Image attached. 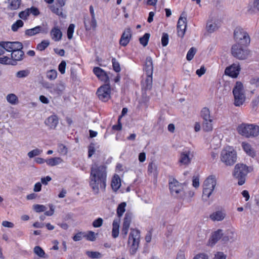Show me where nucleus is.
I'll use <instances>...</instances> for the list:
<instances>
[{
    "label": "nucleus",
    "mask_w": 259,
    "mask_h": 259,
    "mask_svg": "<svg viewBox=\"0 0 259 259\" xmlns=\"http://www.w3.org/2000/svg\"><path fill=\"white\" fill-rule=\"evenodd\" d=\"M107 166L104 162H94L91 165L89 185L95 194L100 190L105 192L106 188Z\"/></svg>",
    "instance_id": "f257e3e1"
},
{
    "label": "nucleus",
    "mask_w": 259,
    "mask_h": 259,
    "mask_svg": "<svg viewBox=\"0 0 259 259\" xmlns=\"http://www.w3.org/2000/svg\"><path fill=\"white\" fill-rule=\"evenodd\" d=\"M7 52H11V58L13 60L17 61L22 60L24 56L22 51L23 45L18 41L8 42L6 43Z\"/></svg>",
    "instance_id": "f03ea898"
},
{
    "label": "nucleus",
    "mask_w": 259,
    "mask_h": 259,
    "mask_svg": "<svg viewBox=\"0 0 259 259\" xmlns=\"http://www.w3.org/2000/svg\"><path fill=\"white\" fill-rule=\"evenodd\" d=\"M251 170V167H248L243 163H238L235 166L233 175L238 180V184L239 186H242L245 183L246 177Z\"/></svg>",
    "instance_id": "7ed1b4c3"
},
{
    "label": "nucleus",
    "mask_w": 259,
    "mask_h": 259,
    "mask_svg": "<svg viewBox=\"0 0 259 259\" xmlns=\"http://www.w3.org/2000/svg\"><path fill=\"white\" fill-rule=\"evenodd\" d=\"M237 131L242 136L254 137L259 134V126L253 124L242 123L238 126Z\"/></svg>",
    "instance_id": "20e7f679"
},
{
    "label": "nucleus",
    "mask_w": 259,
    "mask_h": 259,
    "mask_svg": "<svg viewBox=\"0 0 259 259\" xmlns=\"http://www.w3.org/2000/svg\"><path fill=\"white\" fill-rule=\"evenodd\" d=\"M170 192L176 197L183 198L185 196L184 191V183H181L176 179L170 177L168 180Z\"/></svg>",
    "instance_id": "39448f33"
},
{
    "label": "nucleus",
    "mask_w": 259,
    "mask_h": 259,
    "mask_svg": "<svg viewBox=\"0 0 259 259\" xmlns=\"http://www.w3.org/2000/svg\"><path fill=\"white\" fill-rule=\"evenodd\" d=\"M221 159L226 165H232L237 160L236 152L231 147H226L221 152Z\"/></svg>",
    "instance_id": "423d86ee"
},
{
    "label": "nucleus",
    "mask_w": 259,
    "mask_h": 259,
    "mask_svg": "<svg viewBox=\"0 0 259 259\" xmlns=\"http://www.w3.org/2000/svg\"><path fill=\"white\" fill-rule=\"evenodd\" d=\"M140 232L137 229H132L128 239V245L131 254L136 252L140 243Z\"/></svg>",
    "instance_id": "0eeeda50"
},
{
    "label": "nucleus",
    "mask_w": 259,
    "mask_h": 259,
    "mask_svg": "<svg viewBox=\"0 0 259 259\" xmlns=\"http://www.w3.org/2000/svg\"><path fill=\"white\" fill-rule=\"evenodd\" d=\"M233 94L234 97V105L236 106H240L245 100V96L243 92V84L240 81H237L233 89Z\"/></svg>",
    "instance_id": "6e6552de"
},
{
    "label": "nucleus",
    "mask_w": 259,
    "mask_h": 259,
    "mask_svg": "<svg viewBox=\"0 0 259 259\" xmlns=\"http://www.w3.org/2000/svg\"><path fill=\"white\" fill-rule=\"evenodd\" d=\"M234 37L237 44L247 46L250 43V37L247 32L241 27H237L234 31Z\"/></svg>",
    "instance_id": "1a4fd4ad"
},
{
    "label": "nucleus",
    "mask_w": 259,
    "mask_h": 259,
    "mask_svg": "<svg viewBox=\"0 0 259 259\" xmlns=\"http://www.w3.org/2000/svg\"><path fill=\"white\" fill-rule=\"evenodd\" d=\"M240 44H236L232 46L231 53L233 57L239 60H245L248 58L249 51L244 49Z\"/></svg>",
    "instance_id": "9d476101"
},
{
    "label": "nucleus",
    "mask_w": 259,
    "mask_h": 259,
    "mask_svg": "<svg viewBox=\"0 0 259 259\" xmlns=\"http://www.w3.org/2000/svg\"><path fill=\"white\" fill-rule=\"evenodd\" d=\"M111 89L109 83H104V84L99 87L96 92V94L99 99L102 102H106L111 98Z\"/></svg>",
    "instance_id": "9b49d317"
},
{
    "label": "nucleus",
    "mask_w": 259,
    "mask_h": 259,
    "mask_svg": "<svg viewBox=\"0 0 259 259\" xmlns=\"http://www.w3.org/2000/svg\"><path fill=\"white\" fill-rule=\"evenodd\" d=\"M147 90L152 88V75L153 71V66L152 58L147 57Z\"/></svg>",
    "instance_id": "f8f14e48"
},
{
    "label": "nucleus",
    "mask_w": 259,
    "mask_h": 259,
    "mask_svg": "<svg viewBox=\"0 0 259 259\" xmlns=\"http://www.w3.org/2000/svg\"><path fill=\"white\" fill-rule=\"evenodd\" d=\"M94 74L104 83H109V77L107 72L99 67H95L93 70Z\"/></svg>",
    "instance_id": "ddd939ff"
},
{
    "label": "nucleus",
    "mask_w": 259,
    "mask_h": 259,
    "mask_svg": "<svg viewBox=\"0 0 259 259\" xmlns=\"http://www.w3.org/2000/svg\"><path fill=\"white\" fill-rule=\"evenodd\" d=\"M48 32V29L47 27L38 25L32 28L26 29L25 34L27 36H32L39 33L47 34Z\"/></svg>",
    "instance_id": "4468645a"
},
{
    "label": "nucleus",
    "mask_w": 259,
    "mask_h": 259,
    "mask_svg": "<svg viewBox=\"0 0 259 259\" xmlns=\"http://www.w3.org/2000/svg\"><path fill=\"white\" fill-rule=\"evenodd\" d=\"M240 69L241 68L239 65L233 64L225 69V73L226 75L232 78H236L239 74Z\"/></svg>",
    "instance_id": "2eb2a0df"
},
{
    "label": "nucleus",
    "mask_w": 259,
    "mask_h": 259,
    "mask_svg": "<svg viewBox=\"0 0 259 259\" xmlns=\"http://www.w3.org/2000/svg\"><path fill=\"white\" fill-rule=\"evenodd\" d=\"M132 38V31L128 28L124 30L119 40V44L123 47L126 46Z\"/></svg>",
    "instance_id": "dca6fc26"
},
{
    "label": "nucleus",
    "mask_w": 259,
    "mask_h": 259,
    "mask_svg": "<svg viewBox=\"0 0 259 259\" xmlns=\"http://www.w3.org/2000/svg\"><path fill=\"white\" fill-rule=\"evenodd\" d=\"M84 25L86 30L95 29L97 27V22L95 18L89 17V16L84 18Z\"/></svg>",
    "instance_id": "f3484780"
},
{
    "label": "nucleus",
    "mask_w": 259,
    "mask_h": 259,
    "mask_svg": "<svg viewBox=\"0 0 259 259\" xmlns=\"http://www.w3.org/2000/svg\"><path fill=\"white\" fill-rule=\"evenodd\" d=\"M190 154L189 150H186L181 153L179 162L181 165H187L191 162V158L190 157Z\"/></svg>",
    "instance_id": "a211bd4d"
},
{
    "label": "nucleus",
    "mask_w": 259,
    "mask_h": 259,
    "mask_svg": "<svg viewBox=\"0 0 259 259\" xmlns=\"http://www.w3.org/2000/svg\"><path fill=\"white\" fill-rule=\"evenodd\" d=\"M50 35L54 41H59L62 39V33L58 26H55L51 29Z\"/></svg>",
    "instance_id": "6ab92c4d"
},
{
    "label": "nucleus",
    "mask_w": 259,
    "mask_h": 259,
    "mask_svg": "<svg viewBox=\"0 0 259 259\" xmlns=\"http://www.w3.org/2000/svg\"><path fill=\"white\" fill-rule=\"evenodd\" d=\"M217 185V180L215 177L213 175L209 176L203 183V188H207L210 189L214 190Z\"/></svg>",
    "instance_id": "aec40b11"
},
{
    "label": "nucleus",
    "mask_w": 259,
    "mask_h": 259,
    "mask_svg": "<svg viewBox=\"0 0 259 259\" xmlns=\"http://www.w3.org/2000/svg\"><path fill=\"white\" fill-rule=\"evenodd\" d=\"M46 125L51 128H55L58 123V118L55 115L49 116L45 121Z\"/></svg>",
    "instance_id": "412c9836"
},
{
    "label": "nucleus",
    "mask_w": 259,
    "mask_h": 259,
    "mask_svg": "<svg viewBox=\"0 0 259 259\" xmlns=\"http://www.w3.org/2000/svg\"><path fill=\"white\" fill-rule=\"evenodd\" d=\"M223 236V230L219 229L215 231L212 234L209 239V242L211 245H214L219 240H220Z\"/></svg>",
    "instance_id": "4be33fe9"
},
{
    "label": "nucleus",
    "mask_w": 259,
    "mask_h": 259,
    "mask_svg": "<svg viewBox=\"0 0 259 259\" xmlns=\"http://www.w3.org/2000/svg\"><path fill=\"white\" fill-rule=\"evenodd\" d=\"M120 219H115L112 223V236L114 238H117L119 235V228Z\"/></svg>",
    "instance_id": "5701e85b"
},
{
    "label": "nucleus",
    "mask_w": 259,
    "mask_h": 259,
    "mask_svg": "<svg viewBox=\"0 0 259 259\" xmlns=\"http://www.w3.org/2000/svg\"><path fill=\"white\" fill-rule=\"evenodd\" d=\"M148 171L149 174V176H151L152 178L154 179V181H156V179L157 177V168L155 164L153 162H151L149 164L148 167Z\"/></svg>",
    "instance_id": "b1692460"
},
{
    "label": "nucleus",
    "mask_w": 259,
    "mask_h": 259,
    "mask_svg": "<svg viewBox=\"0 0 259 259\" xmlns=\"http://www.w3.org/2000/svg\"><path fill=\"white\" fill-rule=\"evenodd\" d=\"M111 186L114 191H116L119 189L121 186V180L118 175H114L111 181Z\"/></svg>",
    "instance_id": "393cba45"
},
{
    "label": "nucleus",
    "mask_w": 259,
    "mask_h": 259,
    "mask_svg": "<svg viewBox=\"0 0 259 259\" xmlns=\"http://www.w3.org/2000/svg\"><path fill=\"white\" fill-rule=\"evenodd\" d=\"M226 214L222 211H217L213 212L209 216L211 220L213 221H221L225 217Z\"/></svg>",
    "instance_id": "a878e982"
},
{
    "label": "nucleus",
    "mask_w": 259,
    "mask_h": 259,
    "mask_svg": "<svg viewBox=\"0 0 259 259\" xmlns=\"http://www.w3.org/2000/svg\"><path fill=\"white\" fill-rule=\"evenodd\" d=\"M63 162L61 157H56L46 159V163L50 166H54Z\"/></svg>",
    "instance_id": "bb28decb"
},
{
    "label": "nucleus",
    "mask_w": 259,
    "mask_h": 259,
    "mask_svg": "<svg viewBox=\"0 0 259 259\" xmlns=\"http://www.w3.org/2000/svg\"><path fill=\"white\" fill-rule=\"evenodd\" d=\"M126 206V204L125 202H121L118 205L116 209L117 215L118 218V219L120 220V218L122 216L125 211Z\"/></svg>",
    "instance_id": "cd10ccee"
},
{
    "label": "nucleus",
    "mask_w": 259,
    "mask_h": 259,
    "mask_svg": "<svg viewBox=\"0 0 259 259\" xmlns=\"http://www.w3.org/2000/svg\"><path fill=\"white\" fill-rule=\"evenodd\" d=\"M200 115L203 121H206L212 119L210 115V110L207 107H204L202 109L200 112Z\"/></svg>",
    "instance_id": "c85d7f7f"
},
{
    "label": "nucleus",
    "mask_w": 259,
    "mask_h": 259,
    "mask_svg": "<svg viewBox=\"0 0 259 259\" xmlns=\"http://www.w3.org/2000/svg\"><path fill=\"white\" fill-rule=\"evenodd\" d=\"M242 146L244 151L249 156L253 157L255 156V153L252 149L251 147L248 143H242Z\"/></svg>",
    "instance_id": "c756f323"
},
{
    "label": "nucleus",
    "mask_w": 259,
    "mask_h": 259,
    "mask_svg": "<svg viewBox=\"0 0 259 259\" xmlns=\"http://www.w3.org/2000/svg\"><path fill=\"white\" fill-rule=\"evenodd\" d=\"M21 3V0H9V9L12 10L18 9Z\"/></svg>",
    "instance_id": "7c9ffc66"
},
{
    "label": "nucleus",
    "mask_w": 259,
    "mask_h": 259,
    "mask_svg": "<svg viewBox=\"0 0 259 259\" xmlns=\"http://www.w3.org/2000/svg\"><path fill=\"white\" fill-rule=\"evenodd\" d=\"M62 7H60L59 5H53L50 7V9L51 10V11L56 14L58 16H63V12H62Z\"/></svg>",
    "instance_id": "2f4dec72"
},
{
    "label": "nucleus",
    "mask_w": 259,
    "mask_h": 259,
    "mask_svg": "<svg viewBox=\"0 0 259 259\" xmlns=\"http://www.w3.org/2000/svg\"><path fill=\"white\" fill-rule=\"evenodd\" d=\"M212 119L203 121L202 123L203 130L205 132H209L212 130Z\"/></svg>",
    "instance_id": "473e14b6"
},
{
    "label": "nucleus",
    "mask_w": 259,
    "mask_h": 259,
    "mask_svg": "<svg viewBox=\"0 0 259 259\" xmlns=\"http://www.w3.org/2000/svg\"><path fill=\"white\" fill-rule=\"evenodd\" d=\"M213 190L207 188H203L202 193V200L207 201L213 192Z\"/></svg>",
    "instance_id": "72a5a7b5"
},
{
    "label": "nucleus",
    "mask_w": 259,
    "mask_h": 259,
    "mask_svg": "<svg viewBox=\"0 0 259 259\" xmlns=\"http://www.w3.org/2000/svg\"><path fill=\"white\" fill-rule=\"evenodd\" d=\"M33 251L39 257L46 258L45 252L41 247L39 246H36L34 247Z\"/></svg>",
    "instance_id": "f704fd0d"
},
{
    "label": "nucleus",
    "mask_w": 259,
    "mask_h": 259,
    "mask_svg": "<svg viewBox=\"0 0 259 259\" xmlns=\"http://www.w3.org/2000/svg\"><path fill=\"white\" fill-rule=\"evenodd\" d=\"M50 45V42L48 40H43L41 42L37 44L36 46L37 50L42 51L45 50Z\"/></svg>",
    "instance_id": "c9c22d12"
},
{
    "label": "nucleus",
    "mask_w": 259,
    "mask_h": 259,
    "mask_svg": "<svg viewBox=\"0 0 259 259\" xmlns=\"http://www.w3.org/2000/svg\"><path fill=\"white\" fill-rule=\"evenodd\" d=\"M7 100L8 102L13 105H15L18 102L17 97L14 94H10L7 95Z\"/></svg>",
    "instance_id": "e433bc0d"
},
{
    "label": "nucleus",
    "mask_w": 259,
    "mask_h": 259,
    "mask_svg": "<svg viewBox=\"0 0 259 259\" xmlns=\"http://www.w3.org/2000/svg\"><path fill=\"white\" fill-rule=\"evenodd\" d=\"M132 221V215L129 213H126L123 219L122 226L130 228Z\"/></svg>",
    "instance_id": "4c0bfd02"
},
{
    "label": "nucleus",
    "mask_w": 259,
    "mask_h": 259,
    "mask_svg": "<svg viewBox=\"0 0 259 259\" xmlns=\"http://www.w3.org/2000/svg\"><path fill=\"white\" fill-rule=\"evenodd\" d=\"M86 254L92 258H100L102 257V254L98 251H86Z\"/></svg>",
    "instance_id": "58836bf2"
},
{
    "label": "nucleus",
    "mask_w": 259,
    "mask_h": 259,
    "mask_svg": "<svg viewBox=\"0 0 259 259\" xmlns=\"http://www.w3.org/2000/svg\"><path fill=\"white\" fill-rule=\"evenodd\" d=\"M58 152L62 155H65L67 154L68 148L63 144L58 145Z\"/></svg>",
    "instance_id": "ea45409f"
},
{
    "label": "nucleus",
    "mask_w": 259,
    "mask_h": 259,
    "mask_svg": "<svg viewBox=\"0 0 259 259\" xmlns=\"http://www.w3.org/2000/svg\"><path fill=\"white\" fill-rule=\"evenodd\" d=\"M197 50L196 48L194 47H192L188 51L187 56L186 59L188 61H191L194 57L195 54H196Z\"/></svg>",
    "instance_id": "a19ab883"
},
{
    "label": "nucleus",
    "mask_w": 259,
    "mask_h": 259,
    "mask_svg": "<svg viewBox=\"0 0 259 259\" xmlns=\"http://www.w3.org/2000/svg\"><path fill=\"white\" fill-rule=\"evenodd\" d=\"M57 76V72L55 70L52 69L47 72V77L50 80H54Z\"/></svg>",
    "instance_id": "79ce46f5"
},
{
    "label": "nucleus",
    "mask_w": 259,
    "mask_h": 259,
    "mask_svg": "<svg viewBox=\"0 0 259 259\" xmlns=\"http://www.w3.org/2000/svg\"><path fill=\"white\" fill-rule=\"evenodd\" d=\"M24 25L21 20H17L12 26V29L14 31H17L19 28L22 27Z\"/></svg>",
    "instance_id": "37998d69"
},
{
    "label": "nucleus",
    "mask_w": 259,
    "mask_h": 259,
    "mask_svg": "<svg viewBox=\"0 0 259 259\" xmlns=\"http://www.w3.org/2000/svg\"><path fill=\"white\" fill-rule=\"evenodd\" d=\"M111 61H112V63L113 69L116 72H118V73L121 70L119 63L116 61V60L115 58H113L112 59Z\"/></svg>",
    "instance_id": "c03bdc74"
},
{
    "label": "nucleus",
    "mask_w": 259,
    "mask_h": 259,
    "mask_svg": "<svg viewBox=\"0 0 259 259\" xmlns=\"http://www.w3.org/2000/svg\"><path fill=\"white\" fill-rule=\"evenodd\" d=\"M75 26L73 24H70L68 28L67 35L69 39H71L73 37Z\"/></svg>",
    "instance_id": "a18cd8bd"
},
{
    "label": "nucleus",
    "mask_w": 259,
    "mask_h": 259,
    "mask_svg": "<svg viewBox=\"0 0 259 259\" xmlns=\"http://www.w3.org/2000/svg\"><path fill=\"white\" fill-rule=\"evenodd\" d=\"M29 15L30 14L28 8L19 13V17L24 20H27Z\"/></svg>",
    "instance_id": "49530a36"
},
{
    "label": "nucleus",
    "mask_w": 259,
    "mask_h": 259,
    "mask_svg": "<svg viewBox=\"0 0 259 259\" xmlns=\"http://www.w3.org/2000/svg\"><path fill=\"white\" fill-rule=\"evenodd\" d=\"M169 36L167 33H163L161 37V45L163 47H166L168 44Z\"/></svg>",
    "instance_id": "de8ad7c7"
},
{
    "label": "nucleus",
    "mask_w": 259,
    "mask_h": 259,
    "mask_svg": "<svg viewBox=\"0 0 259 259\" xmlns=\"http://www.w3.org/2000/svg\"><path fill=\"white\" fill-rule=\"evenodd\" d=\"M42 152V150H39L38 149H33L28 153V156L29 158H32L34 156L39 155Z\"/></svg>",
    "instance_id": "09e8293b"
},
{
    "label": "nucleus",
    "mask_w": 259,
    "mask_h": 259,
    "mask_svg": "<svg viewBox=\"0 0 259 259\" xmlns=\"http://www.w3.org/2000/svg\"><path fill=\"white\" fill-rule=\"evenodd\" d=\"M33 209L36 212H44L46 210V207L44 205L35 204L33 206Z\"/></svg>",
    "instance_id": "8fccbe9b"
},
{
    "label": "nucleus",
    "mask_w": 259,
    "mask_h": 259,
    "mask_svg": "<svg viewBox=\"0 0 259 259\" xmlns=\"http://www.w3.org/2000/svg\"><path fill=\"white\" fill-rule=\"evenodd\" d=\"M103 223V219L101 218H98L93 221L92 225L94 228H99L102 226Z\"/></svg>",
    "instance_id": "3c124183"
},
{
    "label": "nucleus",
    "mask_w": 259,
    "mask_h": 259,
    "mask_svg": "<svg viewBox=\"0 0 259 259\" xmlns=\"http://www.w3.org/2000/svg\"><path fill=\"white\" fill-rule=\"evenodd\" d=\"M29 10V14H32L34 16L36 17L40 14V12L38 9L35 7H31L30 8H28Z\"/></svg>",
    "instance_id": "603ef678"
},
{
    "label": "nucleus",
    "mask_w": 259,
    "mask_h": 259,
    "mask_svg": "<svg viewBox=\"0 0 259 259\" xmlns=\"http://www.w3.org/2000/svg\"><path fill=\"white\" fill-rule=\"evenodd\" d=\"M29 71L27 70H23L17 72L16 76L18 78L25 77L28 75Z\"/></svg>",
    "instance_id": "864d4df0"
},
{
    "label": "nucleus",
    "mask_w": 259,
    "mask_h": 259,
    "mask_svg": "<svg viewBox=\"0 0 259 259\" xmlns=\"http://www.w3.org/2000/svg\"><path fill=\"white\" fill-rule=\"evenodd\" d=\"M85 237L89 241H93L96 239L95 233L92 231H89Z\"/></svg>",
    "instance_id": "5fc2aeb1"
},
{
    "label": "nucleus",
    "mask_w": 259,
    "mask_h": 259,
    "mask_svg": "<svg viewBox=\"0 0 259 259\" xmlns=\"http://www.w3.org/2000/svg\"><path fill=\"white\" fill-rule=\"evenodd\" d=\"M66 63L65 61H62L58 66V69L60 72L63 74L65 72Z\"/></svg>",
    "instance_id": "6e6d98bb"
},
{
    "label": "nucleus",
    "mask_w": 259,
    "mask_h": 259,
    "mask_svg": "<svg viewBox=\"0 0 259 259\" xmlns=\"http://www.w3.org/2000/svg\"><path fill=\"white\" fill-rule=\"evenodd\" d=\"M177 26H182V27L186 28V18H184L182 17H180L178 21Z\"/></svg>",
    "instance_id": "4d7b16f0"
},
{
    "label": "nucleus",
    "mask_w": 259,
    "mask_h": 259,
    "mask_svg": "<svg viewBox=\"0 0 259 259\" xmlns=\"http://www.w3.org/2000/svg\"><path fill=\"white\" fill-rule=\"evenodd\" d=\"M112 129L116 131H120L122 130V123L120 119L118 118L117 124L113 125L112 127Z\"/></svg>",
    "instance_id": "13d9d810"
},
{
    "label": "nucleus",
    "mask_w": 259,
    "mask_h": 259,
    "mask_svg": "<svg viewBox=\"0 0 259 259\" xmlns=\"http://www.w3.org/2000/svg\"><path fill=\"white\" fill-rule=\"evenodd\" d=\"M186 28L182 27V26H177V33L179 36L183 37L185 33Z\"/></svg>",
    "instance_id": "bf43d9fd"
},
{
    "label": "nucleus",
    "mask_w": 259,
    "mask_h": 259,
    "mask_svg": "<svg viewBox=\"0 0 259 259\" xmlns=\"http://www.w3.org/2000/svg\"><path fill=\"white\" fill-rule=\"evenodd\" d=\"M8 41H1L0 42V56L5 53V51H7V49L6 47V43Z\"/></svg>",
    "instance_id": "052dcab7"
},
{
    "label": "nucleus",
    "mask_w": 259,
    "mask_h": 259,
    "mask_svg": "<svg viewBox=\"0 0 259 259\" xmlns=\"http://www.w3.org/2000/svg\"><path fill=\"white\" fill-rule=\"evenodd\" d=\"M10 62V58L7 56L0 57V63L2 64H9Z\"/></svg>",
    "instance_id": "680f3d73"
},
{
    "label": "nucleus",
    "mask_w": 259,
    "mask_h": 259,
    "mask_svg": "<svg viewBox=\"0 0 259 259\" xmlns=\"http://www.w3.org/2000/svg\"><path fill=\"white\" fill-rule=\"evenodd\" d=\"M193 259H208V255L204 253L196 254Z\"/></svg>",
    "instance_id": "e2e57ef3"
},
{
    "label": "nucleus",
    "mask_w": 259,
    "mask_h": 259,
    "mask_svg": "<svg viewBox=\"0 0 259 259\" xmlns=\"http://www.w3.org/2000/svg\"><path fill=\"white\" fill-rule=\"evenodd\" d=\"M250 84L255 85L256 87H259V77H253L250 80Z\"/></svg>",
    "instance_id": "0e129e2a"
},
{
    "label": "nucleus",
    "mask_w": 259,
    "mask_h": 259,
    "mask_svg": "<svg viewBox=\"0 0 259 259\" xmlns=\"http://www.w3.org/2000/svg\"><path fill=\"white\" fill-rule=\"evenodd\" d=\"M205 71L206 69L204 66H201L200 69L196 70V73L198 76L200 77L205 73Z\"/></svg>",
    "instance_id": "69168bd1"
},
{
    "label": "nucleus",
    "mask_w": 259,
    "mask_h": 259,
    "mask_svg": "<svg viewBox=\"0 0 259 259\" xmlns=\"http://www.w3.org/2000/svg\"><path fill=\"white\" fill-rule=\"evenodd\" d=\"M226 255L223 252H218L216 254L214 259H226Z\"/></svg>",
    "instance_id": "338daca9"
},
{
    "label": "nucleus",
    "mask_w": 259,
    "mask_h": 259,
    "mask_svg": "<svg viewBox=\"0 0 259 259\" xmlns=\"http://www.w3.org/2000/svg\"><path fill=\"white\" fill-rule=\"evenodd\" d=\"M207 31L209 32H212L213 31H214L215 28V24H207Z\"/></svg>",
    "instance_id": "774afa93"
}]
</instances>
